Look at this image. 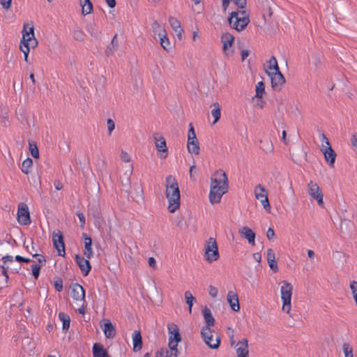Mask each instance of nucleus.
<instances>
[{
    "label": "nucleus",
    "mask_w": 357,
    "mask_h": 357,
    "mask_svg": "<svg viewBox=\"0 0 357 357\" xmlns=\"http://www.w3.org/2000/svg\"><path fill=\"white\" fill-rule=\"evenodd\" d=\"M229 181L227 176L222 169L217 171L211 178V187L208 195L211 204H218L225 193L228 192Z\"/></svg>",
    "instance_id": "1"
},
{
    "label": "nucleus",
    "mask_w": 357,
    "mask_h": 357,
    "mask_svg": "<svg viewBox=\"0 0 357 357\" xmlns=\"http://www.w3.org/2000/svg\"><path fill=\"white\" fill-rule=\"evenodd\" d=\"M165 195L168 200V210L170 213H174L179 208L181 204V195L178 184L176 179L169 175L166 177Z\"/></svg>",
    "instance_id": "2"
},
{
    "label": "nucleus",
    "mask_w": 357,
    "mask_h": 357,
    "mask_svg": "<svg viewBox=\"0 0 357 357\" xmlns=\"http://www.w3.org/2000/svg\"><path fill=\"white\" fill-rule=\"evenodd\" d=\"M227 21L231 28L241 31L250 23L249 13L246 10L232 11L229 14Z\"/></svg>",
    "instance_id": "3"
},
{
    "label": "nucleus",
    "mask_w": 357,
    "mask_h": 357,
    "mask_svg": "<svg viewBox=\"0 0 357 357\" xmlns=\"http://www.w3.org/2000/svg\"><path fill=\"white\" fill-rule=\"evenodd\" d=\"M204 258L208 263L215 261L220 258L218 243L213 237L206 241Z\"/></svg>",
    "instance_id": "4"
},
{
    "label": "nucleus",
    "mask_w": 357,
    "mask_h": 357,
    "mask_svg": "<svg viewBox=\"0 0 357 357\" xmlns=\"http://www.w3.org/2000/svg\"><path fill=\"white\" fill-rule=\"evenodd\" d=\"M281 299L282 301V311L289 313L291 310V302L293 291V286L287 280L281 282Z\"/></svg>",
    "instance_id": "5"
},
{
    "label": "nucleus",
    "mask_w": 357,
    "mask_h": 357,
    "mask_svg": "<svg viewBox=\"0 0 357 357\" xmlns=\"http://www.w3.org/2000/svg\"><path fill=\"white\" fill-rule=\"evenodd\" d=\"M17 219L18 222L22 225H29L31 222L30 211L28 206L23 202L18 205Z\"/></svg>",
    "instance_id": "6"
},
{
    "label": "nucleus",
    "mask_w": 357,
    "mask_h": 357,
    "mask_svg": "<svg viewBox=\"0 0 357 357\" xmlns=\"http://www.w3.org/2000/svg\"><path fill=\"white\" fill-rule=\"evenodd\" d=\"M52 242L54 248L57 250L58 255L64 257L66 255V245L63 239V235L59 230L57 233L55 231L52 234Z\"/></svg>",
    "instance_id": "7"
},
{
    "label": "nucleus",
    "mask_w": 357,
    "mask_h": 357,
    "mask_svg": "<svg viewBox=\"0 0 357 357\" xmlns=\"http://www.w3.org/2000/svg\"><path fill=\"white\" fill-rule=\"evenodd\" d=\"M307 190L310 196L317 200L320 206H323V193L318 184L310 181L307 185Z\"/></svg>",
    "instance_id": "8"
},
{
    "label": "nucleus",
    "mask_w": 357,
    "mask_h": 357,
    "mask_svg": "<svg viewBox=\"0 0 357 357\" xmlns=\"http://www.w3.org/2000/svg\"><path fill=\"white\" fill-rule=\"evenodd\" d=\"M212 332H210L208 329L202 328L201 336L205 344L212 349H217L220 345V338L218 336L213 342Z\"/></svg>",
    "instance_id": "9"
},
{
    "label": "nucleus",
    "mask_w": 357,
    "mask_h": 357,
    "mask_svg": "<svg viewBox=\"0 0 357 357\" xmlns=\"http://www.w3.org/2000/svg\"><path fill=\"white\" fill-rule=\"evenodd\" d=\"M265 71L271 79V87L273 89L280 88L285 82V78L281 71L271 72L267 69H265Z\"/></svg>",
    "instance_id": "10"
},
{
    "label": "nucleus",
    "mask_w": 357,
    "mask_h": 357,
    "mask_svg": "<svg viewBox=\"0 0 357 357\" xmlns=\"http://www.w3.org/2000/svg\"><path fill=\"white\" fill-rule=\"evenodd\" d=\"M89 259L88 258L85 259L83 256L79 254H77L75 256V261L84 277L89 274L92 268L91 264Z\"/></svg>",
    "instance_id": "11"
},
{
    "label": "nucleus",
    "mask_w": 357,
    "mask_h": 357,
    "mask_svg": "<svg viewBox=\"0 0 357 357\" xmlns=\"http://www.w3.org/2000/svg\"><path fill=\"white\" fill-rule=\"evenodd\" d=\"M70 296L75 301H84L85 300V290L83 287L77 283H72L70 285Z\"/></svg>",
    "instance_id": "12"
},
{
    "label": "nucleus",
    "mask_w": 357,
    "mask_h": 357,
    "mask_svg": "<svg viewBox=\"0 0 357 357\" xmlns=\"http://www.w3.org/2000/svg\"><path fill=\"white\" fill-rule=\"evenodd\" d=\"M202 314L206 322V325L204 326L202 328L208 329L210 332H213L214 330H212L211 327L215 325V319L213 317L211 310L206 305H205L202 309Z\"/></svg>",
    "instance_id": "13"
},
{
    "label": "nucleus",
    "mask_w": 357,
    "mask_h": 357,
    "mask_svg": "<svg viewBox=\"0 0 357 357\" xmlns=\"http://www.w3.org/2000/svg\"><path fill=\"white\" fill-rule=\"evenodd\" d=\"M22 33V35L24 33H26L28 35L26 38H31L30 40H28L29 49L31 47L34 48L38 45V40L34 36V27L32 22H31L30 24H24Z\"/></svg>",
    "instance_id": "14"
},
{
    "label": "nucleus",
    "mask_w": 357,
    "mask_h": 357,
    "mask_svg": "<svg viewBox=\"0 0 357 357\" xmlns=\"http://www.w3.org/2000/svg\"><path fill=\"white\" fill-rule=\"evenodd\" d=\"M169 339L168 342L172 343V342H181L182 337L179 331V328L174 323H170L167 325Z\"/></svg>",
    "instance_id": "15"
},
{
    "label": "nucleus",
    "mask_w": 357,
    "mask_h": 357,
    "mask_svg": "<svg viewBox=\"0 0 357 357\" xmlns=\"http://www.w3.org/2000/svg\"><path fill=\"white\" fill-rule=\"evenodd\" d=\"M323 149H321L324 158L328 165L331 167H334V164L335 162V158L337 154L334 149L331 147V144L324 147L323 145Z\"/></svg>",
    "instance_id": "16"
},
{
    "label": "nucleus",
    "mask_w": 357,
    "mask_h": 357,
    "mask_svg": "<svg viewBox=\"0 0 357 357\" xmlns=\"http://www.w3.org/2000/svg\"><path fill=\"white\" fill-rule=\"evenodd\" d=\"M103 324L100 325L104 334L107 339H113L116 336V328L109 319H103Z\"/></svg>",
    "instance_id": "17"
},
{
    "label": "nucleus",
    "mask_w": 357,
    "mask_h": 357,
    "mask_svg": "<svg viewBox=\"0 0 357 357\" xmlns=\"http://www.w3.org/2000/svg\"><path fill=\"white\" fill-rule=\"evenodd\" d=\"M82 239L84 241V255L86 258L91 259L93 256L92 250V238L86 233H82Z\"/></svg>",
    "instance_id": "18"
},
{
    "label": "nucleus",
    "mask_w": 357,
    "mask_h": 357,
    "mask_svg": "<svg viewBox=\"0 0 357 357\" xmlns=\"http://www.w3.org/2000/svg\"><path fill=\"white\" fill-rule=\"evenodd\" d=\"M238 232L242 237L248 240L250 245H255L256 234L250 227L244 226L239 229Z\"/></svg>",
    "instance_id": "19"
},
{
    "label": "nucleus",
    "mask_w": 357,
    "mask_h": 357,
    "mask_svg": "<svg viewBox=\"0 0 357 357\" xmlns=\"http://www.w3.org/2000/svg\"><path fill=\"white\" fill-rule=\"evenodd\" d=\"M132 351L134 352H138L142 349L143 340L141 331L139 330L135 331L132 334Z\"/></svg>",
    "instance_id": "20"
},
{
    "label": "nucleus",
    "mask_w": 357,
    "mask_h": 357,
    "mask_svg": "<svg viewBox=\"0 0 357 357\" xmlns=\"http://www.w3.org/2000/svg\"><path fill=\"white\" fill-rule=\"evenodd\" d=\"M92 354L93 357H112L107 349L99 342L93 344Z\"/></svg>",
    "instance_id": "21"
},
{
    "label": "nucleus",
    "mask_w": 357,
    "mask_h": 357,
    "mask_svg": "<svg viewBox=\"0 0 357 357\" xmlns=\"http://www.w3.org/2000/svg\"><path fill=\"white\" fill-rule=\"evenodd\" d=\"M227 300L233 311L238 312L240 310L241 307L237 294L229 291L227 296Z\"/></svg>",
    "instance_id": "22"
},
{
    "label": "nucleus",
    "mask_w": 357,
    "mask_h": 357,
    "mask_svg": "<svg viewBox=\"0 0 357 357\" xmlns=\"http://www.w3.org/2000/svg\"><path fill=\"white\" fill-rule=\"evenodd\" d=\"M236 349L237 357H248V340L247 338H243L236 346H238Z\"/></svg>",
    "instance_id": "23"
},
{
    "label": "nucleus",
    "mask_w": 357,
    "mask_h": 357,
    "mask_svg": "<svg viewBox=\"0 0 357 357\" xmlns=\"http://www.w3.org/2000/svg\"><path fill=\"white\" fill-rule=\"evenodd\" d=\"M234 36L228 32H225L222 34L221 42L222 43V50L224 52H227V51L232 47L234 43Z\"/></svg>",
    "instance_id": "24"
},
{
    "label": "nucleus",
    "mask_w": 357,
    "mask_h": 357,
    "mask_svg": "<svg viewBox=\"0 0 357 357\" xmlns=\"http://www.w3.org/2000/svg\"><path fill=\"white\" fill-rule=\"evenodd\" d=\"M153 137L155 140V144L158 151L167 153L168 149L165 138L159 133H154Z\"/></svg>",
    "instance_id": "25"
},
{
    "label": "nucleus",
    "mask_w": 357,
    "mask_h": 357,
    "mask_svg": "<svg viewBox=\"0 0 357 357\" xmlns=\"http://www.w3.org/2000/svg\"><path fill=\"white\" fill-rule=\"evenodd\" d=\"M292 160L295 163H299L303 159L306 160L307 152L303 149H294L292 152L290 151Z\"/></svg>",
    "instance_id": "26"
},
{
    "label": "nucleus",
    "mask_w": 357,
    "mask_h": 357,
    "mask_svg": "<svg viewBox=\"0 0 357 357\" xmlns=\"http://www.w3.org/2000/svg\"><path fill=\"white\" fill-rule=\"evenodd\" d=\"M353 215H347L344 214H342V216H341V225H340V230L342 232H344L343 230V224L345 225V227L347 228V230L348 232L350 231L351 229L354 227V223L352 222L351 218H353Z\"/></svg>",
    "instance_id": "27"
},
{
    "label": "nucleus",
    "mask_w": 357,
    "mask_h": 357,
    "mask_svg": "<svg viewBox=\"0 0 357 357\" xmlns=\"http://www.w3.org/2000/svg\"><path fill=\"white\" fill-rule=\"evenodd\" d=\"M59 319L62 321L63 331L66 333L69 330L70 325V318L69 315L65 312H61L59 313Z\"/></svg>",
    "instance_id": "28"
},
{
    "label": "nucleus",
    "mask_w": 357,
    "mask_h": 357,
    "mask_svg": "<svg viewBox=\"0 0 357 357\" xmlns=\"http://www.w3.org/2000/svg\"><path fill=\"white\" fill-rule=\"evenodd\" d=\"M26 36H28L26 33L23 34L20 45V49L24 53V56L26 55L29 56L30 52L28 40H30L31 38H26Z\"/></svg>",
    "instance_id": "29"
},
{
    "label": "nucleus",
    "mask_w": 357,
    "mask_h": 357,
    "mask_svg": "<svg viewBox=\"0 0 357 357\" xmlns=\"http://www.w3.org/2000/svg\"><path fill=\"white\" fill-rule=\"evenodd\" d=\"M158 36L160 37V43L161 46L167 51L169 50V49L171 48L170 47V43L169 40V38L167 37V35L166 33V31L165 29H162L159 33Z\"/></svg>",
    "instance_id": "30"
},
{
    "label": "nucleus",
    "mask_w": 357,
    "mask_h": 357,
    "mask_svg": "<svg viewBox=\"0 0 357 357\" xmlns=\"http://www.w3.org/2000/svg\"><path fill=\"white\" fill-rule=\"evenodd\" d=\"M260 149L266 153H271L273 151V145L271 139L268 138L262 139L259 141Z\"/></svg>",
    "instance_id": "31"
},
{
    "label": "nucleus",
    "mask_w": 357,
    "mask_h": 357,
    "mask_svg": "<svg viewBox=\"0 0 357 357\" xmlns=\"http://www.w3.org/2000/svg\"><path fill=\"white\" fill-rule=\"evenodd\" d=\"M82 6V13L83 15L90 14L93 9V3L91 0H80Z\"/></svg>",
    "instance_id": "32"
},
{
    "label": "nucleus",
    "mask_w": 357,
    "mask_h": 357,
    "mask_svg": "<svg viewBox=\"0 0 357 357\" xmlns=\"http://www.w3.org/2000/svg\"><path fill=\"white\" fill-rule=\"evenodd\" d=\"M119 47V41L117 38V34L116 33L112 39L110 45L107 46L105 54L109 56L113 54V52L117 50Z\"/></svg>",
    "instance_id": "33"
},
{
    "label": "nucleus",
    "mask_w": 357,
    "mask_h": 357,
    "mask_svg": "<svg viewBox=\"0 0 357 357\" xmlns=\"http://www.w3.org/2000/svg\"><path fill=\"white\" fill-rule=\"evenodd\" d=\"M1 261H3V264H1L0 266V268L1 269V273L3 276H5L6 275L8 274V268H9V266H6V264L7 262H10V263H13L14 259H13V257L11 256V255H6V256H3L2 258H1Z\"/></svg>",
    "instance_id": "34"
},
{
    "label": "nucleus",
    "mask_w": 357,
    "mask_h": 357,
    "mask_svg": "<svg viewBox=\"0 0 357 357\" xmlns=\"http://www.w3.org/2000/svg\"><path fill=\"white\" fill-rule=\"evenodd\" d=\"M73 38L79 42H84L85 40L86 34L78 26H75L73 30Z\"/></svg>",
    "instance_id": "35"
},
{
    "label": "nucleus",
    "mask_w": 357,
    "mask_h": 357,
    "mask_svg": "<svg viewBox=\"0 0 357 357\" xmlns=\"http://www.w3.org/2000/svg\"><path fill=\"white\" fill-rule=\"evenodd\" d=\"M86 29L89 33L95 38H97L100 34V32L98 31V27L94 21L87 23Z\"/></svg>",
    "instance_id": "36"
},
{
    "label": "nucleus",
    "mask_w": 357,
    "mask_h": 357,
    "mask_svg": "<svg viewBox=\"0 0 357 357\" xmlns=\"http://www.w3.org/2000/svg\"><path fill=\"white\" fill-rule=\"evenodd\" d=\"M185 301L186 304L188 305L189 312H192V307L194 305V303H196L197 300L195 296H192V293L190 291H187L185 292Z\"/></svg>",
    "instance_id": "37"
},
{
    "label": "nucleus",
    "mask_w": 357,
    "mask_h": 357,
    "mask_svg": "<svg viewBox=\"0 0 357 357\" xmlns=\"http://www.w3.org/2000/svg\"><path fill=\"white\" fill-rule=\"evenodd\" d=\"M33 166V160L28 157L22 163L21 170L25 174L31 172L30 168Z\"/></svg>",
    "instance_id": "38"
},
{
    "label": "nucleus",
    "mask_w": 357,
    "mask_h": 357,
    "mask_svg": "<svg viewBox=\"0 0 357 357\" xmlns=\"http://www.w3.org/2000/svg\"><path fill=\"white\" fill-rule=\"evenodd\" d=\"M29 149L33 158H38L40 157L39 150L36 142L29 140Z\"/></svg>",
    "instance_id": "39"
},
{
    "label": "nucleus",
    "mask_w": 357,
    "mask_h": 357,
    "mask_svg": "<svg viewBox=\"0 0 357 357\" xmlns=\"http://www.w3.org/2000/svg\"><path fill=\"white\" fill-rule=\"evenodd\" d=\"M255 193L257 199H265L266 197H268L265 188L263 187L261 184H259L256 186Z\"/></svg>",
    "instance_id": "40"
},
{
    "label": "nucleus",
    "mask_w": 357,
    "mask_h": 357,
    "mask_svg": "<svg viewBox=\"0 0 357 357\" xmlns=\"http://www.w3.org/2000/svg\"><path fill=\"white\" fill-rule=\"evenodd\" d=\"M267 63H268L267 66L268 70H270L271 72L280 71L277 59L274 56H272Z\"/></svg>",
    "instance_id": "41"
},
{
    "label": "nucleus",
    "mask_w": 357,
    "mask_h": 357,
    "mask_svg": "<svg viewBox=\"0 0 357 357\" xmlns=\"http://www.w3.org/2000/svg\"><path fill=\"white\" fill-rule=\"evenodd\" d=\"M214 108L211 110V114L214 118L213 124L216 123L221 116V108L218 102L214 103Z\"/></svg>",
    "instance_id": "42"
},
{
    "label": "nucleus",
    "mask_w": 357,
    "mask_h": 357,
    "mask_svg": "<svg viewBox=\"0 0 357 357\" xmlns=\"http://www.w3.org/2000/svg\"><path fill=\"white\" fill-rule=\"evenodd\" d=\"M265 93V84L262 81H260L256 85L255 98L263 97Z\"/></svg>",
    "instance_id": "43"
},
{
    "label": "nucleus",
    "mask_w": 357,
    "mask_h": 357,
    "mask_svg": "<svg viewBox=\"0 0 357 357\" xmlns=\"http://www.w3.org/2000/svg\"><path fill=\"white\" fill-rule=\"evenodd\" d=\"M188 150L190 153H194L195 155H198L199 153V146L198 139H197V142H194L192 144H188Z\"/></svg>",
    "instance_id": "44"
},
{
    "label": "nucleus",
    "mask_w": 357,
    "mask_h": 357,
    "mask_svg": "<svg viewBox=\"0 0 357 357\" xmlns=\"http://www.w3.org/2000/svg\"><path fill=\"white\" fill-rule=\"evenodd\" d=\"M169 23L172 28V29L174 31V32H176L178 29H181V23L180 22L174 17H169Z\"/></svg>",
    "instance_id": "45"
},
{
    "label": "nucleus",
    "mask_w": 357,
    "mask_h": 357,
    "mask_svg": "<svg viewBox=\"0 0 357 357\" xmlns=\"http://www.w3.org/2000/svg\"><path fill=\"white\" fill-rule=\"evenodd\" d=\"M179 342H172L170 343V342H168V347L169 349V351L173 352L174 357H178L180 354V351L178 349V344Z\"/></svg>",
    "instance_id": "46"
},
{
    "label": "nucleus",
    "mask_w": 357,
    "mask_h": 357,
    "mask_svg": "<svg viewBox=\"0 0 357 357\" xmlns=\"http://www.w3.org/2000/svg\"><path fill=\"white\" fill-rule=\"evenodd\" d=\"M53 283L55 290L57 292H61L63 291V280L61 277H55Z\"/></svg>",
    "instance_id": "47"
},
{
    "label": "nucleus",
    "mask_w": 357,
    "mask_h": 357,
    "mask_svg": "<svg viewBox=\"0 0 357 357\" xmlns=\"http://www.w3.org/2000/svg\"><path fill=\"white\" fill-rule=\"evenodd\" d=\"M344 357H353V349L349 343L344 342L342 345Z\"/></svg>",
    "instance_id": "48"
},
{
    "label": "nucleus",
    "mask_w": 357,
    "mask_h": 357,
    "mask_svg": "<svg viewBox=\"0 0 357 357\" xmlns=\"http://www.w3.org/2000/svg\"><path fill=\"white\" fill-rule=\"evenodd\" d=\"M32 275L35 280H38L41 271V265L40 264H33L31 266Z\"/></svg>",
    "instance_id": "49"
},
{
    "label": "nucleus",
    "mask_w": 357,
    "mask_h": 357,
    "mask_svg": "<svg viewBox=\"0 0 357 357\" xmlns=\"http://www.w3.org/2000/svg\"><path fill=\"white\" fill-rule=\"evenodd\" d=\"M350 289L351 291V294L353 295V298L356 303V305H357V282L356 281L353 280L351 282Z\"/></svg>",
    "instance_id": "50"
},
{
    "label": "nucleus",
    "mask_w": 357,
    "mask_h": 357,
    "mask_svg": "<svg viewBox=\"0 0 357 357\" xmlns=\"http://www.w3.org/2000/svg\"><path fill=\"white\" fill-rule=\"evenodd\" d=\"M267 262L268 266L274 273H277L278 271V263L275 258L273 257V259H270L269 261H267Z\"/></svg>",
    "instance_id": "51"
},
{
    "label": "nucleus",
    "mask_w": 357,
    "mask_h": 357,
    "mask_svg": "<svg viewBox=\"0 0 357 357\" xmlns=\"http://www.w3.org/2000/svg\"><path fill=\"white\" fill-rule=\"evenodd\" d=\"M76 215L79 218V223H80V225H79L80 227L84 229L85 223H86L85 216H84V213L79 211H77L76 212Z\"/></svg>",
    "instance_id": "52"
},
{
    "label": "nucleus",
    "mask_w": 357,
    "mask_h": 357,
    "mask_svg": "<svg viewBox=\"0 0 357 357\" xmlns=\"http://www.w3.org/2000/svg\"><path fill=\"white\" fill-rule=\"evenodd\" d=\"M261 203L263 205V206H264V209L266 210V211L268 212V213H270L271 212V204L269 203L268 197H266L265 199H261Z\"/></svg>",
    "instance_id": "53"
},
{
    "label": "nucleus",
    "mask_w": 357,
    "mask_h": 357,
    "mask_svg": "<svg viewBox=\"0 0 357 357\" xmlns=\"http://www.w3.org/2000/svg\"><path fill=\"white\" fill-rule=\"evenodd\" d=\"M107 125L108 134H109V135H110L115 128V123L112 119H108L107 120Z\"/></svg>",
    "instance_id": "54"
},
{
    "label": "nucleus",
    "mask_w": 357,
    "mask_h": 357,
    "mask_svg": "<svg viewBox=\"0 0 357 357\" xmlns=\"http://www.w3.org/2000/svg\"><path fill=\"white\" fill-rule=\"evenodd\" d=\"M31 246L29 247V245H26V241L24 242L23 246L25 248V250L30 254H33V252H36V249L33 246V241L32 238H31Z\"/></svg>",
    "instance_id": "55"
},
{
    "label": "nucleus",
    "mask_w": 357,
    "mask_h": 357,
    "mask_svg": "<svg viewBox=\"0 0 357 357\" xmlns=\"http://www.w3.org/2000/svg\"><path fill=\"white\" fill-rule=\"evenodd\" d=\"M239 9H244L246 7L247 0H232Z\"/></svg>",
    "instance_id": "56"
},
{
    "label": "nucleus",
    "mask_w": 357,
    "mask_h": 357,
    "mask_svg": "<svg viewBox=\"0 0 357 357\" xmlns=\"http://www.w3.org/2000/svg\"><path fill=\"white\" fill-rule=\"evenodd\" d=\"M0 115L3 119L8 121V110H7V108L6 106H3V105L0 106Z\"/></svg>",
    "instance_id": "57"
},
{
    "label": "nucleus",
    "mask_w": 357,
    "mask_h": 357,
    "mask_svg": "<svg viewBox=\"0 0 357 357\" xmlns=\"http://www.w3.org/2000/svg\"><path fill=\"white\" fill-rule=\"evenodd\" d=\"M312 58H313V64L315 66V67H319L321 63V58H320V54H314L312 55Z\"/></svg>",
    "instance_id": "58"
},
{
    "label": "nucleus",
    "mask_w": 357,
    "mask_h": 357,
    "mask_svg": "<svg viewBox=\"0 0 357 357\" xmlns=\"http://www.w3.org/2000/svg\"><path fill=\"white\" fill-rule=\"evenodd\" d=\"M32 257L37 259V261L39 263V264H42V263H45L47 261L45 256H43L42 255L35 253V254H32Z\"/></svg>",
    "instance_id": "59"
},
{
    "label": "nucleus",
    "mask_w": 357,
    "mask_h": 357,
    "mask_svg": "<svg viewBox=\"0 0 357 357\" xmlns=\"http://www.w3.org/2000/svg\"><path fill=\"white\" fill-rule=\"evenodd\" d=\"M208 294L212 298H215L218 295V290L216 287H213V285H210L208 287Z\"/></svg>",
    "instance_id": "60"
},
{
    "label": "nucleus",
    "mask_w": 357,
    "mask_h": 357,
    "mask_svg": "<svg viewBox=\"0 0 357 357\" xmlns=\"http://www.w3.org/2000/svg\"><path fill=\"white\" fill-rule=\"evenodd\" d=\"M121 160L125 162H128L130 161V157L128 153L124 150H121Z\"/></svg>",
    "instance_id": "61"
},
{
    "label": "nucleus",
    "mask_w": 357,
    "mask_h": 357,
    "mask_svg": "<svg viewBox=\"0 0 357 357\" xmlns=\"http://www.w3.org/2000/svg\"><path fill=\"white\" fill-rule=\"evenodd\" d=\"M0 4L5 10H8L11 7L12 0H0Z\"/></svg>",
    "instance_id": "62"
},
{
    "label": "nucleus",
    "mask_w": 357,
    "mask_h": 357,
    "mask_svg": "<svg viewBox=\"0 0 357 357\" xmlns=\"http://www.w3.org/2000/svg\"><path fill=\"white\" fill-rule=\"evenodd\" d=\"M121 184L123 188V190L126 191V192H129L130 189V178H127L126 180H125V181H122Z\"/></svg>",
    "instance_id": "63"
},
{
    "label": "nucleus",
    "mask_w": 357,
    "mask_h": 357,
    "mask_svg": "<svg viewBox=\"0 0 357 357\" xmlns=\"http://www.w3.org/2000/svg\"><path fill=\"white\" fill-rule=\"evenodd\" d=\"M275 236V231L271 227H269L266 231V237L269 241H271L274 238Z\"/></svg>",
    "instance_id": "64"
}]
</instances>
